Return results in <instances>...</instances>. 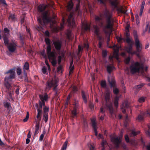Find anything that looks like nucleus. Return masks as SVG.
<instances>
[{
	"instance_id": "nucleus-8",
	"label": "nucleus",
	"mask_w": 150,
	"mask_h": 150,
	"mask_svg": "<svg viewBox=\"0 0 150 150\" xmlns=\"http://www.w3.org/2000/svg\"><path fill=\"white\" fill-rule=\"evenodd\" d=\"M98 3L103 5H105L107 1L109 6L113 10L118 8V0H97Z\"/></svg>"
},
{
	"instance_id": "nucleus-64",
	"label": "nucleus",
	"mask_w": 150,
	"mask_h": 150,
	"mask_svg": "<svg viewBox=\"0 0 150 150\" xmlns=\"http://www.w3.org/2000/svg\"><path fill=\"white\" fill-rule=\"evenodd\" d=\"M89 106V108L91 109V110L93 109L94 108V105L93 103H90Z\"/></svg>"
},
{
	"instance_id": "nucleus-6",
	"label": "nucleus",
	"mask_w": 150,
	"mask_h": 150,
	"mask_svg": "<svg viewBox=\"0 0 150 150\" xmlns=\"http://www.w3.org/2000/svg\"><path fill=\"white\" fill-rule=\"evenodd\" d=\"M133 36L135 41V45L136 48V51L134 54H136L138 57H140V53L141 52L142 48V45L140 42L139 40L137 33L136 31L134 30L133 31Z\"/></svg>"
},
{
	"instance_id": "nucleus-19",
	"label": "nucleus",
	"mask_w": 150,
	"mask_h": 150,
	"mask_svg": "<svg viewBox=\"0 0 150 150\" xmlns=\"http://www.w3.org/2000/svg\"><path fill=\"white\" fill-rule=\"evenodd\" d=\"M46 51L48 57L55 54L53 52L51 51V45H47Z\"/></svg>"
},
{
	"instance_id": "nucleus-18",
	"label": "nucleus",
	"mask_w": 150,
	"mask_h": 150,
	"mask_svg": "<svg viewBox=\"0 0 150 150\" xmlns=\"http://www.w3.org/2000/svg\"><path fill=\"white\" fill-rule=\"evenodd\" d=\"M94 34H95L99 41H102V37L100 35L99 29H95Z\"/></svg>"
},
{
	"instance_id": "nucleus-26",
	"label": "nucleus",
	"mask_w": 150,
	"mask_h": 150,
	"mask_svg": "<svg viewBox=\"0 0 150 150\" xmlns=\"http://www.w3.org/2000/svg\"><path fill=\"white\" fill-rule=\"evenodd\" d=\"M106 68L108 72L110 74L112 71L115 68V67L112 65H109L107 66Z\"/></svg>"
},
{
	"instance_id": "nucleus-2",
	"label": "nucleus",
	"mask_w": 150,
	"mask_h": 150,
	"mask_svg": "<svg viewBox=\"0 0 150 150\" xmlns=\"http://www.w3.org/2000/svg\"><path fill=\"white\" fill-rule=\"evenodd\" d=\"M7 75L4 78V85L7 90L6 92L11 98L12 99L13 94V89L11 83L15 81L16 73L13 69H11L4 73Z\"/></svg>"
},
{
	"instance_id": "nucleus-57",
	"label": "nucleus",
	"mask_w": 150,
	"mask_h": 150,
	"mask_svg": "<svg viewBox=\"0 0 150 150\" xmlns=\"http://www.w3.org/2000/svg\"><path fill=\"white\" fill-rule=\"evenodd\" d=\"M79 107V105L78 103H76L74 104V107L73 110L77 111V110Z\"/></svg>"
},
{
	"instance_id": "nucleus-15",
	"label": "nucleus",
	"mask_w": 150,
	"mask_h": 150,
	"mask_svg": "<svg viewBox=\"0 0 150 150\" xmlns=\"http://www.w3.org/2000/svg\"><path fill=\"white\" fill-rule=\"evenodd\" d=\"M48 57L49 61L51 62L52 66L55 67L57 64V61L55 54Z\"/></svg>"
},
{
	"instance_id": "nucleus-52",
	"label": "nucleus",
	"mask_w": 150,
	"mask_h": 150,
	"mask_svg": "<svg viewBox=\"0 0 150 150\" xmlns=\"http://www.w3.org/2000/svg\"><path fill=\"white\" fill-rule=\"evenodd\" d=\"M107 52L106 50H103L102 51V57H105L107 56Z\"/></svg>"
},
{
	"instance_id": "nucleus-17",
	"label": "nucleus",
	"mask_w": 150,
	"mask_h": 150,
	"mask_svg": "<svg viewBox=\"0 0 150 150\" xmlns=\"http://www.w3.org/2000/svg\"><path fill=\"white\" fill-rule=\"evenodd\" d=\"M74 6V4L72 0L69 1L67 3V10L69 12H70L72 10Z\"/></svg>"
},
{
	"instance_id": "nucleus-24",
	"label": "nucleus",
	"mask_w": 150,
	"mask_h": 150,
	"mask_svg": "<svg viewBox=\"0 0 150 150\" xmlns=\"http://www.w3.org/2000/svg\"><path fill=\"white\" fill-rule=\"evenodd\" d=\"M3 104L4 107L7 108V110L8 111V112H9L11 110V108L10 103L7 101L4 102Z\"/></svg>"
},
{
	"instance_id": "nucleus-63",
	"label": "nucleus",
	"mask_w": 150,
	"mask_h": 150,
	"mask_svg": "<svg viewBox=\"0 0 150 150\" xmlns=\"http://www.w3.org/2000/svg\"><path fill=\"white\" fill-rule=\"evenodd\" d=\"M136 23L137 24L139 23L140 22V20L139 19V16L138 15H136L135 16Z\"/></svg>"
},
{
	"instance_id": "nucleus-61",
	"label": "nucleus",
	"mask_w": 150,
	"mask_h": 150,
	"mask_svg": "<svg viewBox=\"0 0 150 150\" xmlns=\"http://www.w3.org/2000/svg\"><path fill=\"white\" fill-rule=\"evenodd\" d=\"M119 92V90L117 88H115L113 89V93L115 94H117Z\"/></svg>"
},
{
	"instance_id": "nucleus-11",
	"label": "nucleus",
	"mask_w": 150,
	"mask_h": 150,
	"mask_svg": "<svg viewBox=\"0 0 150 150\" xmlns=\"http://www.w3.org/2000/svg\"><path fill=\"white\" fill-rule=\"evenodd\" d=\"M53 42L55 49L60 53L62 46V42L58 40L53 41Z\"/></svg>"
},
{
	"instance_id": "nucleus-50",
	"label": "nucleus",
	"mask_w": 150,
	"mask_h": 150,
	"mask_svg": "<svg viewBox=\"0 0 150 150\" xmlns=\"http://www.w3.org/2000/svg\"><path fill=\"white\" fill-rule=\"evenodd\" d=\"M89 45L88 43H84L83 44L84 48H86L87 51L88 50Z\"/></svg>"
},
{
	"instance_id": "nucleus-32",
	"label": "nucleus",
	"mask_w": 150,
	"mask_h": 150,
	"mask_svg": "<svg viewBox=\"0 0 150 150\" xmlns=\"http://www.w3.org/2000/svg\"><path fill=\"white\" fill-rule=\"evenodd\" d=\"M37 110L38 112L37 117L38 119L39 120V121H40L41 119V115L42 113V110H39V109Z\"/></svg>"
},
{
	"instance_id": "nucleus-30",
	"label": "nucleus",
	"mask_w": 150,
	"mask_h": 150,
	"mask_svg": "<svg viewBox=\"0 0 150 150\" xmlns=\"http://www.w3.org/2000/svg\"><path fill=\"white\" fill-rule=\"evenodd\" d=\"M4 42L5 45L7 46L9 45V40L8 37L6 36H4L3 37Z\"/></svg>"
},
{
	"instance_id": "nucleus-36",
	"label": "nucleus",
	"mask_w": 150,
	"mask_h": 150,
	"mask_svg": "<svg viewBox=\"0 0 150 150\" xmlns=\"http://www.w3.org/2000/svg\"><path fill=\"white\" fill-rule=\"evenodd\" d=\"M77 111L72 110L71 111V115L72 117L74 118L77 117Z\"/></svg>"
},
{
	"instance_id": "nucleus-21",
	"label": "nucleus",
	"mask_w": 150,
	"mask_h": 150,
	"mask_svg": "<svg viewBox=\"0 0 150 150\" xmlns=\"http://www.w3.org/2000/svg\"><path fill=\"white\" fill-rule=\"evenodd\" d=\"M81 96L84 102L86 103H87V98L88 96L87 93H86L83 91H81Z\"/></svg>"
},
{
	"instance_id": "nucleus-33",
	"label": "nucleus",
	"mask_w": 150,
	"mask_h": 150,
	"mask_svg": "<svg viewBox=\"0 0 150 150\" xmlns=\"http://www.w3.org/2000/svg\"><path fill=\"white\" fill-rule=\"evenodd\" d=\"M40 123L39 122H36L35 126V134H38V131L39 129Z\"/></svg>"
},
{
	"instance_id": "nucleus-47",
	"label": "nucleus",
	"mask_w": 150,
	"mask_h": 150,
	"mask_svg": "<svg viewBox=\"0 0 150 150\" xmlns=\"http://www.w3.org/2000/svg\"><path fill=\"white\" fill-rule=\"evenodd\" d=\"M143 76L146 78V81L150 82V76L149 74H145Z\"/></svg>"
},
{
	"instance_id": "nucleus-31",
	"label": "nucleus",
	"mask_w": 150,
	"mask_h": 150,
	"mask_svg": "<svg viewBox=\"0 0 150 150\" xmlns=\"http://www.w3.org/2000/svg\"><path fill=\"white\" fill-rule=\"evenodd\" d=\"M141 114H142L144 117L150 116V111L149 110H147L145 112H141Z\"/></svg>"
},
{
	"instance_id": "nucleus-53",
	"label": "nucleus",
	"mask_w": 150,
	"mask_h": 150,
	"mask_svg": "<svg viewBox=\"0 0 150 150\" xmlns=\"http://www.w3.org/2000/svg\"><path fill=\"white\" fill-rule=\"evenodd\" d=\"M116 38L119 43H121L122 42V40L123 39L121 37H120L119 36H117Z\"/></svg>"
},
{
	"instance_id": "nucleus-55",
	"label": "nucleus",
	"mask_w": 150,
	"mask_h": 150,
	"mask_svg": "<svg viewBox=\"0 0 150 150\" xmlns=\"http://www.w3.org/2000/svg\"><path fill=\"white\" fill-rule=\"evenodd\" d=\"M126 42L128 44V45L130 44H132L131 43V39L128 36H127V37L126 39Z\"/></svg>"
},
{
	"instance_id": "nucleus-40",
	"label": "nucleus",
	"mask_w": 150,
	"mask_h": 150,
	"mask_svg": "<svg viewBox=\"0 0 150 150\" xmlns=\"http://www.w3.org/2000/svg\"><path fill=\"white\" fill-rule=\"evenodd\" d=\"M49 110V107H45L43 108V114H48V113Z\"/></svg>"
},
{
	"instance_id": "nucleus-14",
	"label": "nucleus",
	"mask_w": 150,
	"mask_h": 150,
	"mask_svg": "<svg viewBox=\"0 0 150 150\" xmlns=\"http://www.w3.org/2000/svg\"><path fill=\"white\" fill-rule=\"evenodd\" d=\"M125 51L128 53L129 54L131 55L132 56L136 52L135 51L132 50V44H130L127 46L125 48Z\"/></svg>"
},
{
	"instance_id": "nucleus-41",
	"label": "nucleus",
	"mask_w": 150,
	"mask_h": 150,
	"mask_svg": "<svg viewBox=\"0 0 150 150\" xmlns=\"http://www.w3.org/2000/svg\"><path fill=\"white\" fill-rule=\"evenodd\" d=\"M0 4L5 7H6L7 6L5 0H0Z\"/></svg>"
},
{
	"instance_id": "nucleus-3",
	"label": "nucleus",
	"mask_w": 150,
	"mask_h": 150,
	"mask_svg": "<svg viewBox=\"0 0 150 150\" xmlns=\"http://www.w3.org/2000/svg\"><path fill=\"white\" fill-rule=\"evenodd\" d=\"M46 8V7L44 4L40 5L37 7L38 11L40 12H43L42 13L41 16L37 17V20L41 26L40 28H43L48 23L51 24L52 20L50 17L47 11H44Z\"/></svg>"
},
{
	"instance_id": "nucleus-4",
	"label": "nucleus",
	"mask_w": 150,
	"mask_h": 150,
	"mask_svg": "<svg viewBox=\"0 0 150 150\" xmlns=\"http://www.w3.org/2000/svg\"><path fill=\"white\" fill-rule=\"evenodd\" d=\"M130 71L133 74L139 72L140 70L143 75L146 74L144 71L147 72L148 70V67L145 66L144 62L143 61L136 62L132 64L130 67Z\"/></svg>"
},
{
	"instance_id": "nucleus-5",
	"label": "nucleus",
	"mask_w": 150,
	"mask_h": 150,
	"mask_svg": "<svg viewBox=\"0 0 150 150\" xmlns=\"http://www.w3.org/2000/svg\"><path fill=\"white\" fill-rule=\"evenodd\" d=\"M80 1L77 3L76 8L75 10H73L71 12L67 19V23L69 27L72 28L75 27L76 23L75 20L73 18L74 15L75 13H77L78 15L81 14V11L80 10Z\"/></svg>"
},
{
	"instance_id": "nucleus-34",
	"label": "nucleus",
	"mask_w": 150,
	"mask_h": 150,
	"mask_svg": "<svg viewBox=\"0 0 150 150\" xmlns=\"http://www.w3.org/2000/svg\"><path fill=\"white\" fill-rule=\"evenodd\" d=\"M144 116L141 114H141H139L137 118V120L139 121H143L144 119Z\"/></svg>"
},
{
	"instance_id": "nucleus-56",
	"label": "nucleus",
	"mask_w": 150,
	"mask_h": 150,
	"mask_svg": "<svg viewBox=\"0 0 150 150\" xmlns=\"http://www.w3.org/2000/svg\"><path fill=\"white\" fill-rule=\"evenodd\" d=\"M145 0H144L142 3V5L141 6V8H140V10H143L144 8V5H145Z\"/></svg>"
},
{
	"instance_id": "nucleus-58",
	"label": "nucleus",
	"mask_w": 150,
	"mask_h": 150,
	"mask_svg": "<svg viewBox=\"0 0 150 150\" xmlns=\"http://www.w3.org/2000/svg\"><path fill=\"white\" fill-rule=\"evenodd\" d=\"M45 63L46 65L47 66L48 68V70L49 71H50L51 70V69L50 67V66L48 63V61L47 60H45Z\"/></svg>"
},
{
	"instance_id": "nucleus-1",
	"label": "nucleus",
	"mask_w": 150,
	"mask_h": 150,
	"mask_svg": "<svg viewBox=\"0 0 150 150\" xmlns=\"http://www.w3.org/2000/svg\"><path fill=\"white\" fill-rule=\"evenodd\" d=\"M100 17L96 16L95 20L96 23L101 27L104 28H113L114 19L112 14L106 10L102 14H100Z\"/></svg>"
},
{
	"instance_id": "nucleus-43",
	"label": "nucleus",
	"mask_w": 150,
	"mask_h": 150,
	"mask_svg": "<svg viewBox=\"0 0 150 150\" xmlns=\"http://www.w3.org/2000/svg\"><path fill=\"white\" fill-rule=\"evenodd\" d=\"M140 132L139 131H138L137 132H135L134 131H132L131 133L130 134V136H135L139 134Z\"/></svg>"
},
{
	"instance_id": "nucleus-38",
	"label": "nucleus",
	"mask_w": 150,
	"mask_h": 150,
	"mask_svg": "<svg viewBox=\"0 0 150 150\" xmlns=\"http://www.w3.org/2000/svg\"><path fill=\"white\" fill-rule=\"evenodd\" d=\"M23 69L26 70H28L29 68V65L28 63V62H26L24 64L23 66Z\"/></svg>"
},
{
	"instance_id": "nucleus-51",
	"label": "nucleus",
	"mask_w": 150,
	"mask_h": 150,
	"mask_svg": "<svg viewBox=\"0 0 150 150\" xmlns=\"http://www.w3.org/2000/svg\"><path fill=\"white\" fill-rule=\"evenodd\" d=\"M42 70L43 73L44 74H46L47 72V69L44 66L43 67Z\"/></svg>"
},
{
	"instance_id": "nucleus-37",
	"label": "nucleus",
	"mask_w": 150,
	"mask_h": 150,
	"mask_svg": "<svg viewBox=\"0 0 150 150\" xmlns=\"http://www.w3.org/2000/svg\"><path fill=\"white\" fill-rule=\"evenodd\" d=\"M25 15H23L21 17V25H23L25 26Z\"/></svg>"
},
{
	"instance_id": "nucleus-46",
	"label": "nucleus",
	"mask_w": 150,
	"mask_h": 150,
	"mask_svg": "<svg viewBox=\"0 0 150 150\" xmlns=\"http://www.w3.org/2000/svg\"><path fill=\"white\" fill-rule=\"evenodd\" d=\"M43 117L44 118V121L45 122H46L48 120V114H43Z\"/></svg>"
},
{
	"instance_id": "nucleus-59",
	"label": "nucleus",
	"mask_w": 150,
	"mask_h": 150,
	"mask_svg": "<svg viewBox=\"0 0 150 150\" xmlns=\"http://www.w3.org/2000/svg\"><path fill=\"white\" fill-rule=\"evenodd\" d=\"M4 29V36H6L7 35L9 34V33L10 31L8 30V29Z\"/></svg>"
},
{
	"instance_id": "nucleus-60",
	"label": "nucleus",
	"mask_w": 150,
	"mask_h": 150,
	"mask_svg": "<svg viewBox=\"0 0 150 150\" xmlns=\"http://www.w3.org/2000/svg\"><path fill=\"white\" fill-rule=\"evenodd\" d=\"M125 140L127 143H129V139L128 135L127 134H126L125 136Z\"/></svg>"
},
{
	"instance_id": "nucleus-23",
	"label": "nucleus",
	"mask_w": 150,
	"mask_h": 150,
	"mask_svg": "<svg viewBox=\"0 0 150 150\" xmlns=\"http://www.w3.org/2000/svg\"><path fill=\"white\" fill-rule=\"evenodd\" d=\"M81 28H91V24L86 21L81 22Z\"/></svg>"
},
{
	"instance_id": "nucleus-45",
	"label": "nucleus",
	"mask_w": 150,
	"mask_h": 150,
	"mask_svg": "<svg viewBox=\"0 0 150 150\" xmlns=\"http://www.w3.org/2000/svg\"><path fill=\"white\" fill-rule=\"evenodd\" d=\"M83 50V48H82L80 45L78 46V52L77 53V55L79 56V58L81 57V55L79 56L80 52L81 51H82Z\"/></svg>"
},
{
	"instance_id": "nucleus-28",
	"label": "nucleus",
	"mask_w": 150,
	"mask_h": 150,
	"mask_svg": "<svg viewBox=\"0 0 150 150\" xmlns=\"http://www.w3.org/2000/svg\"><path fill=\"white\" fill-rule=\"evenodd\" d=\"M119 98L118 96H116L115 97L114 104L115 107L116 108H117L118 106V100H119Z\"/></svg>"
},
{
	"instance_id": "nucleus-7",
	"label": "nucleus",
	"mask_w": 150,
	"mask_h": 150,
	"mask_svg": "<svg viewBox=\"0 0 150 150\" xmlns=\"http://www.w3.org/2000/svg\"><path fill=\"white\" fill-rule=\"evenodd\" d=\"M105 99L106 103L105 106L107 109L109 111L111 114H113L114 111L113 105L110 100V93L108 91L106 92L105 94Z\"/></svg>"
},
{
	"instance_id": "nucleus-22",
	"label": "nucleus",
	"mask_w": 150,
	"mask_h": 150,
	"mask_svg": "<svg viewBox=\"0 0 150 150\" xmlns=\"http://www.w3.org/2000/svg\"><path fill=\"white\" fill-rule=\"evenodd\" d=\"M129 107L128 103L125 102L123 103L121 106L122 112L124 113L126 112V108H127Z\"/></svg>"
},
{
	"instance_id": "nucleus-25",
	"label": "nucleus",
	"mask_w": 150,
	"mask_h": 150,
	"mask_svg": "<svg viewBox=\"0 0 150 150\" xmlns=\"http://www.w3.org/2000/svg\"><path fill=\"white\" fill-rule=\"evenodd\" d=\"M8 19L9 21L11 22H15L17 21V18L15 16L14 14L12 13L9 14Z\"/></svg>"
},
{
	"instance_id": "nucleus-10",
	"label": "nucleus",
	"mask_w": 150,
	"mask_h": 150,
	"mask_svg": "<svg viewBox=\"0 0 150 150\" xmlns=\"http://www.w3.org/2000/svg\"><path fill=\"white\" fill-rule=\"evenodd\" d=\"M6 47L9 52L11 53H13L16 50L17 45L15 42L13 41L9 42Z\"/></svg>"
},
{
	"instance_id": "nucleus-42",
	"label": "nucleus",
	"mask_w": 150,
	"mask_h": 150,
	"mask_svg": "<svg viewBox=\"0 0 150 150\" xmlns=\"http://www.w3.org/2000/svg\"><path fill=\"white\" fill-rule=\"evenodd\" d=\"M146 98L145 97H142L139 99L138 101L140 103H143L145 101Z\"/></svg>"
},
{
	"instance_id": "nucleus-27",
	"label": "nucleus",
	"mask_w": 150,
	"mask_h": 150,
	"mask_svg": "<svg viewBox=\"0 0 150 150\" xmlns=\"http://www.w3.org/2000/svg\"><path fill=\"white\" fill-rule=\"evenodd\" d=\"M108 82L109 83L111 87H114L115 86V81L114 78L113 77L112 78L111 80L108 78Z\"/></svg>"
},
{
	"instance_id": "nucleus-13",
	"label": "nucleus",
	"mask_w": 150,
	"mask_h": 150,
	"mask_svg": "<svg viewBox=\"0 0 150 150\" xmlns=\"http://www.w3.org/2000/svg\"><path fill=\"white\" fill-rule=\"evenodd\" d=\"M106 37L107 38V43L108 44L110 41V37L111 32L114 29H103Z\"/></svg>"
},
{
	"instance_id": "nucleus-12",
	"label": "nucleus",
	"mask_w": 150,
	"mask_h": 150,
	"mask_svg": "<svg viewBox=\"0 0 150 150\" xmlns=\"http://www.w3.org/2000/svg\"><path fill=\"white\" fill-rule=\"evenodd\" d=\"M111 140L115 144L116 148H118L119 147V144L121 142V138L118 137H112L111 138Z\"/></svg>"
},
{
	"instance_id": "nucleus-48",
	"label": "nucleus",
	"mask_w": 150,
	"mask_h": 150,
	"mask_svg": "<svg viewBox=\"0 0 150 150\" xmlns=\"http://www.w3.org/2000/svg\"><path fill=\"white\" fill-rule=\"evenodd\" d=\"M130 59H131V58H130V57L129 56L128 57L126 58L125 59L124 61H125V63L127 64H128L130 62Z\"/></svg>"
},
{
	"instance_id": "nucleus-49",
	"label": "nucleus",
	"mask_w": 150,
	"mask_h": 150,
	"mask_svg": "<svg viewBox=\"0 0 150 150\" xmlns=\"http://www.w3.org/2000/svg\"><path fill=\"white\" fill-rule=\"evenodd\" d=\"M45 42L47 45H50V41L48 38H46L45 39Z\"/></svg>"
},
{
	"instance_id": "nucleus-39",
	"label": "nucleus",
	"mask_w": 150,
	"mask_h": 150,
	"mask_svg": "<svg viewBox=\"0 0 150 150\" xmlns=\"http://www.w3.org/2000/svg\"><path fill=\"white\" fill-rule=\"evenodd\" d=\"M68 144V142L66 141L64 143L63 146H62L61 150H66Z\"/></svg>"
},
{
	"instance_id": "nucleus-35",
	"label": "nucleus",
	"mask_w": 150,
	"mask_h": 150,
	"mask_svg": "<svg viewBox=\"0 0 150 150\" xmlns=\"http://www.w3.org/2000/svg\"><path fill=\"white\" fill-rule=\"evenodd\" d=\"M145 85L144 83H141L140 84L137 85L133 87V88L135 89H138L143 87Z\"/></svg>"
},
{
	"instance_id": "nucleus-16",
	"label": "nucleus",
	"mask_w": 150,
	"mask_h": 150,
	"mask_svg": "<svg viewBox=\"0 0 150 150\" xmlns=\"http://www.w3.org/2000/svg\"><path fill=\"white\" fill-rule=\"evenodd\" d=\"M91 125L94 132L95 135L97 136L98 135V132L97 130V126L96 123L95 121L93 120H91Z\"/></svg>"
},
{
	"instance_id": "nucleus-62",
	"label": "nucleus",
	"mask_w": 150,
	"mask_h": 150,
	"mask_svg": "<svg viewBox=\"0 0 150 150\" xmlns=\"http://www.w3.org/2000/svg\"><path fill=\"white\" fill-rule=\"evenodd\" d=\"M62 59V57L61 56H59L58 57V63L59 64H60L61 62Z\"/></svg>"
},
{
	"instance_id": "nucleus-44",
	"label": "nucleus",
	"mask_w": 150,
	"mask_h": 150,
	"mask_svg": "<svg viewBox=\"0 0 150 150\" xmlns=\"http://www.w3.org/2000/svg\"><path fill=\"white\" fill-rule=\"evenodd\" d=\"M100 85L101 87L103 88H105L106 87V84L105 81H102L100 83Z\"/></svg>"
},
{
	"instance_id": "nucleus-54",
	"label": "nucleus",
	"mask_w": 150,
	"mask_h": 150,
	"mask_svg": "<svg viewBox=\"0 0 150 150\" xmlns=\"http://www.w3.org/2000/svg\"><path fill=\"white\" fill-rule=\"evenodd\" d=\"M16 72L17 74L18 75H21L22 72V71L21 69L19 67L17 69Z\"/></svg>"
},
{
	"instance_id": "nucleus-29",
	"label": "nucleus",
	"mask_w": 150,
	"mask_h": 150,
	"mask_svg": "<svg viewBox=\"0 0 150 150\" xmlns=\"http://www.w3.org/2000/svg\"><path fill=\"white\" fill-rule=\"evenodd\" d=\"M35 105L37 109H39V110H42L43 106L41 104L40 100H39L38 103H35Z\"/></svg>"
},
{
	"instance_id": "nucleus-20",
	"label": "nucleus",
	"mask_w": 150,
	"mask_h": 150,
	"mask_svg": "<svg viewBox=\"0 0 150 150\" xmlns=\"http://www.w3.org/2000/svg\"><path fill=\"white\" fill-rule=\"evenodd\" d=\"M39 96L40 101H47L48 100V96L47 93H45L44 95L40 94Z\"/></svg>"
},
{
	"instance_id": "nucleus-9",
	"label": "nucleus",
	"mask_w": 150,
	"mask_h": 150,
	"mask_svg": "<svg viewBox=\"0 0 150 150\" xmlns=\"http://www.w3.org/2000/svg\"><path fill=\"white\" fill-rule=\"evenodd\" d=\"M58 81L57 79L48 81L46 83V88L49 90L52 87H54L53 89V91H57V87L58 86Z\"/></svg>"
}]
</instances>
